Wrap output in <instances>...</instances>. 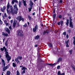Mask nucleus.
<instances>
[{
    "instance_id": "nucleus-1",
    "label": "nucleus",
    "mask_w": 75,
    "mask_h": 75,
    "mask_svg": "<svg viewBox=\"0 0 75 75\" xmlns=\"http://www.w3.org/2000/svg\"><path fill=\"white\" fill-rule=\"evenodd\" d=\"M4 49L5 51L6 57L7 58V60L8 61V62L9 63V61L11 59V58L8 55V52L7 51V49L6 48V47H4Z\"/></svg>"
},
{
    "instance_id": "nucleus-2",
    "label": "nucleus",
    "mask_w": 75,
    "mask_h": 75,
    "mask_svg": "<svg viewBox=\"0 0 75 75\" xmlns=\"http://www.w3.org/2000/svg\"><path fill=\"white\" fill-rule=\"evenodd\" d=\"M21 59H22V57L18 56L15 59V60L17 64L20 65L21 64L20 60H21Z\"/></svg>"
},
{
    "instance_id": "nucleus-3",
    "label": "nucleus",
    "mask_w": 75,
    "mask_h": 75,
    "mask_svg": "<svg viewBox=\"0 0 75 75\" xmlns=\"http://www.w3.org/2000/svg\"><path fill=\"white\" fill-rule=\"evenodd\" d=\"M9 2L8 3L7 5V9H9L10 8V10H11V13L12 14H14V13H13V6L12 5H10L9 4Z\"/></svg>"
},
{
    "instance_id": "nucleus-4",
    "label": "nucleus",
    "mask_w": 75,
    "mask_h": 75,
    "mask_svg": "<svg viewBox=\"0 0 75 75\" xmlns=\"http://www.w3.org/2000/svg\"><path fill=\"white\" fill-rule=\"evenodd\" d=\"M17 35L18 36L20 37H23V32L21 30H18L17 31Z\"/></svg>"
},
{
    "instance_id": "nucleus-5",
    "label": "nucleus",
    "mask_w": 75,
    "mask_h": 75,
    "mask_svg": "<svg viewBox=\"0 0 75 75\" xmlns=\"http://www.w3.org/2000/svg\"><path fill=\"white\" fill-rule=\"evenodd\" d=\"M16 24L17 25V27H20L18 22H17V21L15 20L13 23V27H15Z\"/></svg>"
},
{
    "instance_id": "nucleus-6",
    "label": "nucleus",
    "mask_w": 75,
    "mask_h": 75,
    "mask_svg": "<svg viewBox=\"0 0 75 75\" xmlns=\"http://www.w3.org/2000/svg\"><path fill=\"white\" fill-rule=\"evenodd\" d=\"M20 68H21L22 67V70H23V71L22 72V74H25V69H27V68H25V67H24L23 66H20Z\"/></svg>"
},
{
    "instance_id": "nucleus-7",
    "label": "nucleus",
    "mask_w": 75,
    "mask_h": 75,
    "mask_svg": "<svg viewBox=\"0 0 75 75\" xmlns=\"http://www.w3.org/2000/svg\"><path fill=\"white\" fill-rule=\"evenodd\" d=\"M17 4H15L13 6L14 10H17L15 13H17L18 12V8L17 7Z\"/></svg>"
},
{
    "instance_id": "nucleus-8",
    "label": "nucleus",
    "mask_w": 75,
    "mask_h": 75,
    "mask_svg": "<svg viewBox=\"0 0 75 75\" xmlns=\"http://www.w3.org/2000/svg\"><path fill=\"white\" fill-rule=\"evenodd\" d=\"M4 30L6 32L8 33V34H10V30L8 29V28L6 27L4 28Z\"/></svg>"
},
{
    "instance_id": "nucleus-9",
    "label": "nucleus",
    "mask_w": 75,
    "mask_h": 75,
    "mask_svg": "<svg viewBox=\"0 0 75 75\" xmlns=\"http://www.w3.org/2000/svg\"><path fill=\"white\" fill-rule=\"evenodd\" d=\"M38 29V26L37 25H35V28H33V32L35 33L36 32V30Z\"/></svg>"
},
{
    "instance_id": "nucleus-10",
    "label": "nucleus",
    "mask_w": 75,
    "mask_h": 75,
    "mask_svg": "<svg viewBox=\"0 0 75 75\" xmlns=\"http://www.w3.org/2000/svg\"><path fill=\"white\" fill-rule=\"evenodd\" d=\"M22 18V17L21 16H18L17 18L16 19L17 20L19 21V22H20L21 21V18Z\"/></svg>"
},
{
    "instance_id": "nucleus-11",
    "label": "nucleus",
    "mask_w": 75,
    "mask_h": 75,
    "mask_svg": "<svg viewBox=\"0 0 75 75\" xmlns=\"http://www.w3.org/2000/svg\"><path fill=\"white\" fill-rule=\"evenodd\" d=\"M59 4V2H57V3H54V4H53V5L55 6L56 7H59V6H58Z\"/></svg>"
},
{
    "instance_id": "nucleus-12",
    "label": "nucleus",
    "mask_w": 75,
    "mask_h": 75,
    "mask_svg": "<svg viewBox=\"0 0 75 75\" xmlns=\"http://www.w3.org/2000/svg\"><path fill=\"white\" fill-rule=\"evenodd\" d=\"M57 75H65V73H63L62 74L61 73V71H59L57 73Z\"/></svg>"
},
{
    "instance_id": "nucleus-13",
    "label": "nucleus",
    "mask_w": 75,
    "mask_h": 75,
    "mask_svg": "<svg viewBox=\"0 0 75 75\" xmlns=\"http://www.w3.org/2000/svg\"><path fill=\"white\" fill-rule=\"evenodd\" d=\"M2 34L3 35H4L5 37H7V36H8V33H5L4 32H3L2 33Z\"/></svg>"
},
{
    "instance_id": "nucleus-14",
    "label": "nucleus",
    "mask_w": 75,
    "mask_h": 75,
    "mask_svg": "<svg viewBox=\"0 0 75 75\" xmlns=\"http://www.w3.org/2000/svg\"><path fill=\"white\" fill-rule=\"evenodd\" d=\"M2 61V65H3L4 67H5V65L6 64H5V62H4V59H1Z\"/></svg>"
},
{
    "instance_id": "nucleus-15",
    "label": "nucleus",
    "mask_w": 75,
    "mask_h": 75,
    "mask_svg": "<svg viewBox=\"0 0 75 75\" xmlns=\"http://www.w3.org/2000/svg\"><path fill=\"white\" fill-rule=\"evenodd\" d=\"M46 33L47 34H48V33H49V31H48V30L45 31L43 32V35H45V34H46Z\"/></svg>"
},
{
    "instance_id": "nucleus-16",
    "label": "nucleus",
    "mask_w": 75,
    "mask_h": 75,
    "mask_svg": "<svg viewBox=\"0 0 75 75\" xmlns=\"http://www.w3.org/2000/svg\"><path fill=\"white\" fill-rule=\"evenodd\" d=\"M58 2H59L58 0H54L53 1V4H55V3H56Z\"/></svg>"
},
{
    "instance_id": "nucleus-17",
    "label": "nucleus",
    "mask_w": 75,
    "mask_h": 75,
    "mask_svg": "<svg viewBox=\"0 0 75 75\" xmlns=\"http://www.w3.org/2000/svg\"><path fill=\"white\" fill-rule=\"evenodd\" d=\"M34 4H33V2H32V0L30 1V3L29 4V5L30 6H32L33 7V5Z\"/></svg>"
},
{
    "instance_id": "nucleus-18",
    "label": "nucleus",
    "mask_w": 75,
    "mask_h": 75,
    "mask_svg": "<svg viewBox=\"0 0 75 75\" xmlns=\"http://www.w3.org/2000/svg\"><path fill=\"white\" fill-rule=\"evenodd\" d=\"M57 63H54L53 64H48V65H51V66H54V65H57Z\"/></svg>"
},
{
    "instance_id": "nucleus-19",
    "label": "nucleus",
    "mask_w": 75,
    "mask_h": 75,
    "mask_svg": "<svg viewBox=\"0 0 75 75\" xmlns=\"http://www.w3.org/2000/svg\"><path fill=\"white\" fill-rule=\"evenodd\" d=\"M40 38V36L38 35L36 36H35V40H38V39H39Z\"/></svg>"
},
{
    "instance_id": "nucleus-20",
    "label": "nucleus",
    "mask_w": 75,
    "mask_h": 75,
    "mask_svg": "<svg viewBox=\"0 0 75 75\" xmlns=\"http://www.w3.org/2000/svg\"><path fill=\"white\" fill-rule=\"evenodd\" d=\"M23 4L24 6H25V7H26V6H27V4H26V1L24 0H23Z\"/></svg>"
},
{
    "instance_id": "nucleus-21",
    "label": "nucleus",
    "mask_w": 75,
    "mask_h": 75,
    "mask_svg": "<svg viewBox=\"0 0 75 75\" xmlns=\"http://www.w3.org/2000/svg\"><path fill=\"white\" fill-rule=\"evenodd\" d=\"M32 7L33 6H31L30 7L28 8L29 12H30L31 11V9H32Z\"/></svg>"
},
{
    "instance_id": "nucleus-22",
    "label": "nucleus",
    "mask_w": 75,
    "mask_h": 75,
    "mask_svg": "<svg viewBox=\"0 0 75 75\" xmlns=\"http://www.w3.org/2000/svg\"><path fill=\"white\" fill-rule=\"evenodd\" d=\"M62 57L59 58L57 61V62H59L61 61H62Z\"/></svg>"
},
{
    "instance_id": "nucleus-23",
    "label": "nucleus",
    "mask_w": 75,
    "mask_h": 75,
    "mask_svg": "<svg viewBox=\"0 0 75 75\" xmlns=\"http://www.w3.org/2000/svg\"><path fill=\"white\" fill-rule=\"evenodd\" d=\"M70 25L69 27H71V28H73V24H72V23H69Z\"/></svg>"
},
{
    "instance_id": "nucleus-24",
    "label": "nucleus",
    "mask_w": 75,
    "mask_h": 75,
    "mask_svg": "<svg viewBox=\"0 0 75 75\" xmlns=\"http://www.w3.org/2000/svg\"><path fill=\"white\" fill-rule=\"evenodd\" d=\"M21 1H19V7H21Z\"/></svg>"
},
{
    "instance_id": "nucleus-25",
    "label": "nucleus",
    "mask_w": 75,
    "mask_h": 75,
    "mask_svg": "<svg viewBox=\"0 0 75 75\" xmlns=\"http://www.w3.org/2000/svg\"><path fill=\"white\" fill-rule=\"evenodd\" d=\"M72 19L71 18V17H69V23H72Z\"/></svg>"
},
{
    "instance_id": "nucleus-26",
    "label": "nucleus",
    "mask_w": 75,
    "mask_h": 75,
    "mask_svg": "<svg viewBox=\"0 0 75 75\" xmlns=\"http://www.w3.org/2000/svg\"><path fill=\"white\" fill-rule=\"evenodd\" d=\"M10 71H7L6 73V74L7 75H10Z\"/></svg>"
},
{
    "instance_id": "nucleus-27",
    "label": "nucleus",
    "mask_w": 75,
    "mask_h": 75,
    "mask_svg": "<svg viewBox=\"0 0 75 75\" xmlns=\"http://www.w3.org/2000/svg\"><path fill=\"white\" fill-rule=\"evenodd\" d=\"M68 24H69V19H67L66 25L67 26H68Z\"/></svg>"
},
{
    "instance_id": "nucleus-28",
    "label": "nucleus",
    "mask_w": 75,
    "mask_h": 75,
    "mask_svg": "<svg viewBox=\"0 0 75 75\" xmlns=\"http://www.w3.org/2000/svg\"><path fill=\"white\" fill-rule=\"evenodd\" d=\"M56 17V14H54L53 15V20H55V18Z\"/></svg>"
},
{
    "instance_id": "nucleus-29",
    "label": "nucleus",
    "mask_w": 75,
    "mask_h": 75,
    "mask_svg": "<svg viewBox=\"0 0 75 75\" xmlns=\"http://www.w3.org/2000/svg\"><path fill=\"white\" fill-rule=\"evenodd\" d=\"M20 72H19V71L18 70H17V72H16V75H20Z\"/></svg>"
},
{
    "instance_id": "nucleus-30",
    "label": "nucleus",
    "mask_w": 75,
    "mask_h": 75,
    "mask_svg": "<svg viewBox=\"0 0 75 75\" xmlns=\"http://www.w3.org/2000/svg\"><path fill=\"white\" fill-rule=\"evenodd\" d=\"M13 67H16V64L14 63H13Z\"/></svg>"
},
{
    "instance_id": "nucleus-31",
    "label": "nucleus",
    "mask_w": 75,
    "mask_h": 75,
    "mask_svg": "<svg viewBox=\"0 0 75 75\" xmlns=\"http://www.w3.org/2000/svg\"><path fill=\"white\" fill-rule=\"evenodd\" d=\"M13 14H12L13 15H14V13L16 14H17V12L16 13H16V11H17V10H15L14 12V10H13Z\"/></svg>"
},
{
    "instance_id": "nucleus-32",
    "label": "nucleus",
    "mask_w": 75,
    "mask_h": 75,
    "mask_svg": "<svg viewBox=\"0 0 75 75\" xmlns=\"http://www.w3.org/2000/svg\"><path fill=\"white\" fill-rule=\"evenodd\" d=\"M72 51H73V50H70L69 51V52L70 53L71 55V54H72Z\"/></svg>"
},
{
    "instance_id": "nucleus-33",
    "label": "nucleus",
    "mask_w": 75,
    "mask_h": 75,
    "mask_svg": "<svg viewBox=\"0 0 75 75\" xmlns=\"http://www.w3.org/2000/svg\"><path fill=\"white\" fill-rule=\"evenodd\" d=\"M8 43V42L7 41H6V42H5V44L6 45V47H7V46H8V44H7Z\"/></svg>"
},
{
    "instance_id": "nucleus-34",
    "label": "nucleus",
    "mask_w": 75,
    "mask_h": 75,
    "mask_svg": "<svg viewBox=\"0 0 75 75\" xmlns=\"http://www.w3.org/2000/svg\"><path fill=\"white\" fill-rule=\"evenodd\" d=\"M48 45L50 47H52V45L51 43H50Z\"/></svg>"
},
{
    "instance_id": "nucleus-35",
    "label": "nucleus",
    "mask_w": 75,
    "mask_h": 75,
    "mask_svg": "<svg viewBox=\"0 0 75 75\" xmlns=\"http://www.w3.org/2000/svg\"><path fill=\"white\" fill-rule=\"evenodd\" d=\"M4 47H5V46H4L3 47V48H1L0 50H1V51H4Z\"/></svg>"
},
{
    "instance_id": "nucleus-36",
    "label": "nucleus",
    "mask_w": 75,
    "mask_h": 75,
    "mask_svg": "<svg viewBox=\"0 0 75 75\" xmlns=\"http://www.w3.org/2000/svg\"><path fill=\"white\" fill-rule=\"evenodd\" d=\"M28 18L29 19V20H32V18H31V17L30 16H28Z\"/></svg>"
},
{
    "instance_id": "nucleus-37",
    "label": "nucleus",
    "mask_w": 75,
    "mask_h": 75,
    "mask_svg": "<svg viewBox=\"0 0 75 75\" xmlns=\"http://www.w3.org/2000/svg\"><path fill=\"white\" fill-rule=\"evenodd\" d=\"M54 54H57V49H56V50H55L54 51Z\"/></svg>"
},
{
    "instance_id": "nucleus-38",
    "label": "nucleus",
    "mask_w": 75,
    "mask_h": 75,
    "mask_svg": "<svg viewBox=\"0 0 75 75\" xmlns=\"http://www.w3.org/2000/svg\"><path fill=\"white\" fill-rule=\"evenodd\" d=\"M9 67V64L7 65L5 67V68L7 69L8 68V67Z\"/></svg>"
},
{
    "instance_id": "nucleus-39",
    "label": "nucleus",
    "mask_w": 75,
    "mask_h": 75,
    "mask_svg": "<svg viewBox=\"0 0 75 75\" xmlns=\"http://www.w3.org/2000/svg\"><path fill=\"white\" fill-rule=\"evenodd\" d=\"M4 16L5 17V18H7V16L6 13H4Z\"/></svg>"
},
{
    "instance_id": "nucleus-40",
    "label": "nucleus",
    "mask_w": 75,
    "mask_h": 75,
    "mask_svg": "<svg viewBox=\"0 0 75 75\" xmlns=\"http://www.w3.org/2000/svg\"><path fill=\"white\" fill-rule=\"evenodd\" d=\"M69 42V40H68L67 41L65 42V43L66 44H68V42Z\"/></svg>"
},
{
    "instance_id": "nucleus-41",
    "label": "nucleus",
    "mask_w": 75,
    "mask_h": 75,
    "mask_svg": "<svg viewBox=\"0 0 75 75\" xmlns=\"http://www.w3.org/2000/svg\"><path fill=\"white\" fill-rule=\"evenodd\" d=\"M7 69H6V68L5 67H4L3 68V71H6V70Z\"/></svg>"
},
{
    "instance_id": "nucleus-42",
    "label": "nucleus",
    "mask_w": 75,
    "mask_h": 75,
    "mask_svg": "<svg viewBox=\"0 0 75 75\" xmlns=\"http://www.w3.org/2000/svg\"><path fill=\"white\" fill-rule=\"evenodd\" d=\"M60 24L62 25V24H63V21H61L60 22Z\"/></svg>"
},
{
    "instance_id": "nucleus-43",
    "label": "nucleus",
    "mask_w": 75,
    "mask_h": 75,
    "mask_svg": "<svg viewBox=\"0 0 75 75\" xmlns=\"http://www.w3.org/2000/svg\"><path fill=\"white\" fill-rule=\"evenodd\" d=\"M63 35H66V32H64L63 33Z\"/></svg>"
},
{
    "instance_id": "nucleus-44",
    "label": "nucleus",
    "mask_w": 75,
    "mask_h": 75,
    "mask_svg": "<svg viewBox=\"0 0 75 75\" xmlns=\"http://www.w3.org/2000/svg\"><path fill=\"white\" fill-rule=\"evenodd\" d=\"M60 68V66L59 65L57 67V68L58 69H59Z\"/></svg>"
},
{
    "instance_id": "nucleus-45",
    "label": "nucleus",
    "mask_w": 75,
    "mask_h": 75,
    "mask_svg": "<svg viewBox=\"0 0 75 75\" xmlns=\"http://www.w3.org/2000/svg\"><path fill=\"white\" fill-rule=\"evenodd\" d=\"M21 20H22V21L23 22L24 21V19L22 17V18H21Z\"/></svg>"
},
{
    "instance_id": "nucleus-46",
    "label": "nucleus",
    "mask_w": 75,
    "mask_h": 75,
    "mask_svg": "<svg viewBox=\"0 0 75 75\" xmlns=\"http://www.w3.org/2000/svg\"><path fill=\"white\" fill-rule=\"evenodd\" d=\"M14 0H13V1H12V3L13 4H14Z\"/></svg>"
},
{
    "instance_id": "nucleus-47",
    "label": "nucleus",
    "mask_w": 75,
    "mask_h": 75,
    "mask_svg": "<svg viewBox=\"0 0 75 75\" xmlns=\"http://www.w3.org/2000/svg\"><path fill=\"white\" fill-rule=\"evenodd\" d=\"M6 7L5 6H4L3 8V9L4 10H6Z\"/></svg>"
},
{
    "instance_id": "nucleus-48",
    "label": "nucleus",
    "mask_w": 75,
    "mask_h": 75,
    "mask_svg": "<svg viewBox=\"0 0 75 75\" xmlns=\"http://www.w3.org/2000/svg\"><path fill=\"white\" fill-rule=\"evenodd\" d=\"M27 24H25L24 25H23V27H27Z\"/></svg>"
},
{
    "instance_id": "nucleus-49",
    "label": "nucleus",
    "mask_w": 75,
    "mask_h": 75,
    "mask_svg": "<svg viewBox=\"0 0 75 75\" xmlns=\"http://www.w3.org/2000/svg\"><path fill=\"white\" fill-rule=\"evenodd\" d=\"M15 2L16 3H18V1L17 0H14Z\"/></svg>"
},
{
    "instance_id": "nucleus-50",
    "label": "nucleus",
    "mask_w": 75,
    "mask_h": 75,
    "mask_svg": "<svg viewBox=\"0 0 75 75\" xmlns=\"http://www.w3.org/2000/svg\"><path fill=\"white\" fill-rule=\"evenodd\" d=\"M9 29H10V30H11V25L9 26Z\"/></svg>"
},
{
    "instance_id": "nucleus-51",
    "label": "nucleus",
    "mask_w": 75,
    "mask_h": 75,
    "mask_svg": "<svg viewBox=\"0 0 75 75\" xmlns=\"http://www.w3.org/2000/svg\"><path fill=\"white\" fill-rule=\"evenodd\" d=\"M8 9H6V11H7L8 13H9L10 12H9V11L8 10Z\"/></svg>"
},
{
    "instance_id": "nucleus-52",
    "label": "nucleus",
    "mask_w": 75,
    "mask_h": 75,
    "mask_svg": "<svg viewBox=\"0 0 75 75\" xmlns=\"http://www.w3.org/2000/svg\"><path fill=\"white\" fill-rule=\"evenodd\" d=\"M71 67L72 68H74V67H75V66H74V65H71Z\"/></svg>"
},
{
    "instance_id": "nucleus-53",
    "label": "nucleus",
    "mask_w": 75,
    "mask_h": 75,
    "mask_svg": "<svg viewBox=\"0 0 75 75\" xmlns=\"http://www.w3.org/2000/svg\"><path fill=\"white\" fill-rule=\"evenodd\" d=\"M66 37L67 38H69V35H68V34H67L66 35Z\"/></svg>"
},
{
    "instance_id": "nucleus-54",
    "label": "nucleus",
    "mask_w": 75,
    "mask_h": 75,
    "mask_svg": "<svg viewBox=\"0 0 75 75\" xmlns=\"http://www.w3.org/2000/svg\"><path fill=\"white\" fill-rule=\"evenodd\" d=\"M59 3H62V0H60L59 1Z\"/></svg>"
},
{
    "instance_id": "nucleus-55",
    "label": "nucleus",
    "mask_w": 75,
    "mask_h": 75,
    "mask_svg": "<svg viewBox=\"0 0 75 75\" xmlns=\"http://www.w3.org/2000/svg\"><path fill=\"white\" fill-rule=\"evenodd\" d=\"M1 11H2L3 12H4V10L3 9V8H2L1 9Z\"/></svg>"
},
{
    "instance_id": "nucleus-56",
    "label": "nucleus",
    "mask_w": 75,
    "mask_h": 75,
    "mask_svg": "<svg viewBox=\"0 0 75 75\" xmlns=\"http://www.w3.org/2000/svg\"><path fill=\"white\" fill-rule=\"evenodd\" d=\"M62 17V16L61 15H59V18H61Z\"/></svg>"
},
{
    "instance_id": "nucleus-57",
    "label": "nucleus",
    "mask_w": 75,
    "mask_h": 75,
    "mask_svg": "<svg viewBox=\"0 0 75 75\" xmlns=\"http://www.w3.org/2000/svg\"><path fill=\"white\" fill-rule=\"evenodd\" d=\"M40 51V49H39L38 51V53H39V51Z\"/></svg>"
},
{
    "instance_id": "nucleus-58",
    "label": "nucleus",
    "mask_w": 75,
    "mask_h": 75,
    "mask_svg": "<svg viewBox=\"0 0 75 75\" xmlns=\"http://www.w3.org/2000/svg\"><path fill=\"white\" fill-rule=\"evenodd\" d=\"M2 17H3V20H4V19H5V18H4V16H3Z\"/></svg>"
},
{
    "instance_id": "nucleus-59",
    "label": "nucleus",
    "mask_w": 75,
    "mask_h": 75,
    "mask_svg": "<svg viewBox=\"0 0 75 75\" xmlns=\"http://www.w3.org/2000/svg\"><path fill=\"white\" fill-rule=\"evenodd\" d=\"M71 30H68V32L69 33H71Z\"/></svg>"
},
{
    "instance_id": "nucleus-60",
    "label": "nucleus",
    "mask_w": 75,
    "mask_h": 75,
    "mask_svg": "<svg viewBox=\"0 0 75 75\" xmlns=\"http://www.w3.org/2000/svg\"><path fill=\"white\" fill-rule=\"evenodd\" d=\"M66 47H69V45H68V44H67L66 45Z\"/></svg>"
},
{
    "instance_id": "nucleus-61",
    "label": "nucleus",
    "mask_w": 75,
    "mask_h": 75,
    "mask_svg": "<svg viewBox=\"0 0 75 75\" xmlns=\"http://www.w3.org/2000/svg\"><path fill=\"white\" fill-rule=\"evenodd\" d=\"M73 44H74V46H75V40H74L73 42Z\"/></svg>"
},
{
    "instance_id": "nucleus-62",
    "label": "nucleus",
    "mask_w": 75,
    "mask_h": 75,
    "mask_svg": "<svg viewBox=\"0 0 75 75\" xmlns=\"http://www.w3.org/2000/svg\"><path fill=\"white\" fill-rule=\"evenodd\" d=\"M38 46V45H35V47H37Z\"/></svg>"
},
{
    "instance_id": "nucleus-63",
    "label": "nucleus",
    "mask_w": 75,
    "mask_h": 75,
    "mask_svg": "<svg viewBox=\"0 0 75 75\" xmlns=\"http://www.w3.org/2000/svg\"><path fill=\"white\" fill-rule=\"evenodd\" d=\"M73 39L74 40V41H75V36L74 37H73Z\"/></svg>"
},
{
    "instance_id": "nucleus-64",
    "label": "nucleus",
    "mask_w": 75,
    "mask_h": 75,
    "mask_svg": "<svg viewBox=\"0 0 75 75\" xmlns=\"http://www.w3.org/2000/svg\"><path fill=\"white\" fill-rule=\"evenodd\" d=\"M11 16H8V18L9 19H11Z\"/></svg>"
}]
</instances>
